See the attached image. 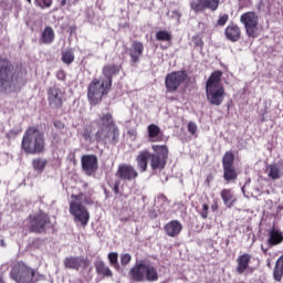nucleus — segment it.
Masks as SVG:
<instances>
[{"label": "nucleus", "instance_id": "nucleus-1", "mask_svg": "<svg viewBox=\"0 0 283 283\" xmlns=\"http://www.w3.org/2000/svg\"><path fill=\"white\" fill-rule=\"evenodd\" d=\"M151 149L155 154H151L148 149L140 150L136 157L137 168L142 174L147 171V167H150L153 171H163L167 167V160L169 158V147L167 145H153Z\"/></svg>", "mask_w": 283, "mask_h": 283}, {"label": "nucleus", "instance_id": "nucleus-2", "mask_svg": "<svg viewBox=\"0 0 283 283\" xmlns=\"http://www.w3.org/2000/svg\"><path fill=\"white\" fill-rule=\"evenodd\" d=\"M21 149L24 154L36 156L45 153V135L36 126H30L23 134Z\"/></svg>", "mask_w": 283, "mask_h": 283}, {"label": "nucleus", "instance_id": "nucleus-3", "mask_svg": "<svg viewBox=\"0 0 283 283\" xmlns=\"http://www.w3.org/2000/svg\"><path fill=\"white\" fill-rule=\"evenodd\" d=\"M83 205H94L92 195H85L83 192L71 195L70 213L74 217L75 222H80L83 228H86L90 223V211Z\"/></svg>", "mask_w": 283, "mask_h": 283}, {"label": "nucleus", "instance_id": "nucleus-4", "mask_svg": "<svg viewBox=\"0 0 283 283\" xmlns=\"http://www.w3.org/2000/svg\"><path fill=\"white\" fill-rule=\"evenodd\" d=\"M14 72L12 62L7 57L0 56V92H14L21 78Z\"/></svg>", "mask_w": 283, "mask_h": 283}, {"label": "nucleus", "instance_id": "nucleus-5", "mask_svg": "<svg viewBox=\"0 0 283 283\" xmlns=\"http://www.w3.org/2000/svg\"><path fill=\"white\" fill-rule=\"evenodd\" d=\"M133 282H157L158 270L149 261H139L129 270Z\"/></svg>", "mask_w": 283, "mask_h": 283}, {"label": "nucleus", "instance_id": "nucleus-6", "mask_svg": "<svg viewBox=\"0 0 283 283\" xmlns=\"http://www.w3.org/2000/svg\"><path fill=\"white\" fill-rule=\"evenodd\" d=\"M112 92V86L106 84L104 80L94 77L87 86V101L90 105L96 106L103 103V97Z\"/></svg>", "mask_w": 283, "mask_h": 283}, {"label": "nucleus", "instance_id": "nucleus-7", "mask_svg": "<svg viewBox=\"0 0 283 283\" xmlns=\"http://www.w3.org/2000/svg\"><path fill=\"white\" fill-rule=\"evenodd\" d=\"M27 221L29 222L28 231L29 233H48V229H50L52 224V219L50 214L43 210H39L32 214L27 217Z\"/></svg>", "mask_w": 283, "mask_h": 283}, {"label": "nucleus", "instance_id": "nucleus-8", "mask_svg": "<svg viewBox=\"0 0 283 283\" xmlns=\"http://www.w3.org/2000/svg\"><path fill=\"white\" fill-rule=\"evenodd\" d=\"M241 23L245 28V34L250 39L260 36V17L253 11H248L240 17Z\"/></svg>", "mask_w": 283, "mask_h": 283}, {"label": "nucleus", "instance_id": "nucleus-9", "mask_svg": "<svg viewBox=\"0 0 283 283\" xmlns=\"http://www.w3.org/2000/svg\"><path fill=\"white\" fill-rule=\"evenodd\" d=\"M95 140L97 143H111L112 145H117L118 140H120V129L118 125L108 126V128L97 129L95 133Z\"/></svg>", "mask_w": 283, "mask_h": 283}, {"label": "nucleus", "instance_id": "nucleus-10", "mask_svg": "<svg viewBox=\"0 0 283 283\" xmlns=\"http://www.w3.org/2000/svg\"><path fill=\"white\" fill-rule=\"evenodd\" d=\"M189 78V75L187 74V71H175L171 73H168L165 78V85L167 92L174 93L178 92V87L182 85V83H186Z\"/></svg>", "mask_w": 283, "mask_h": 283}, {"label": "nucleus", "instance_id": "nucleus-11", "mask_svg": "<svg viewBox=\"0 0 283 283\" xmlns=\"http://www.w3.org/2000/svg\"><path fill=\"white\" fill-rule=\"evenodd\" d=\"M35 272L24 263H19L11 270L12 280L17 283H32Z\"/></svg>", "mask_w": 283, "mask_h": 283}, {"label": "nucleus", "instance_id": "nucleus-12", "mask_svg": "<svg viewBox=\"0 0 283 283\" xmlns=\"http://www.w3.org/2000/svg\"><path fill=\"white\" fill-rule=\"evenodd\" d=\"M218 8H220V0H193L190 2V9L195 14H200V12L206 10L216 12Z\"/></svg>", "mask_w": 283, "mask_h": 283}, {"label": "nucleus", "instance_id": "nucleus-13", "mask_svg": "<svg viewBox=\"0 0 283 283\" xmlns=\"http://www.w3.org/2000/svg\"><path fill=\"white\" fill-rule=\"evenodd\" d=\"M116 178L126 182H132L138 178V170L130 164H120L115 172Z\"/></svg>", "mask_w": 283, "mask_h": 283}, {"label": "nucleus", "instance_id": "nucleus-14", "mask_svg": "<svg viewBox=\"0 0 283 283\" xmlns=\"http://www.w3.org/2000/svg\"><path fill=\"white\" fill-rule=\"evenodd\" d=\"M206 96L210 105L220 107V105L224 103V86L206 87Z\"/></svg>", "mask_w": 283, "mask_h": 283}, {"label": "nucleus", "instance_id": "nucleus-15", "mask_svg": "<svg viewBox=\"0 0 283 283\" xmlns=\"http://www.w3.org/2000/svg\"><path fill=\"white\" fill-rule=\"evenodd\" d=\"M49 106L52 109H61L63 107V91L57 86H51L46 90Z\"/></svg>", "mask_w": 283, "mask_h": 283}, {"label": "nucleus", "instance_id": "nucleus-16", "mask_svg": "<svg viewBox=\"0 0 283 283\" xmlns=\"http://www.w3.org/2000/svg\"><path fill=\"white\" fill-rule=\"evenodd\" d=\"M64 269H71L72 271H80L81 269H87L90 266V260L85 256H66L63 261Z\"/></svg>", "mask_w": 283, "mask_h": 283}, {"label": "nucleus", "instance_id": "nucleus-17", "mask_svg": "<svg viewBox=\"0 0 283 283\" xmlns=\"http://www.w3.org/2000/svg\"><path fill=\"white\" fill-rule=\"evenodd\" d=\"M120 70H123V65L120 64H105L102 69V75L104 76L102 81L112 87L114 76H118Z\"/></svg>", "mask_w": 283, "mask_h": 283}, {"label": "nucleus", "instance_id": "nucleus-18", "mask_svg": "<svg viewBox=\"0 0 283 283\" xmlns=\"http://www.w3.org/2000/svg\"><path fill=\"white\" fill-rule=\"evenodd\" d=\"M144 52H145V44H143V42L138 40H134L130 43V48L128 49L130 63H133V65H138V63H140V59H143Z\"/></svg>", "mask_w": 283, "mask_h": 283}, {"label": "nucleus", "instance_id": "nucleus-19", "mask_svg": "<svg viewBox=\"0 0 283 283\" xmlns=\"http://www.w3.org/2000/svg\"><path fill=\"white\" fill-rule=\"evenodd\" d=\"M81 161L82 169L87 176L96 174V170L98 169V157H96V155H84L82 156Z\"/></svg>", "mask_w": 283, "mask_h": 283}, {"label": "nucleus", "instance_id": "nucleus-20", "mask_svg": "<svg viewBox=\"0 0 283 283\" xmlns=\"http://www.w3.org/2000/svg\"><path fill=\"white\" fill-rule=\"evenodd\" d=\"M251 254L249 253H243L237 258V268H235V273L238 275H247V273L250 271L252 272L251 269Z\"/></svg>", "mask_w": 283, "mask_h": 283}, {"label": "nucleus", "instance_id": "nucleus-21", "mask_svg": "<svg viewBox=\"0 0 283 283\" xmlns=\"http://www.w3.org/2000/svg\"><path fill=\"white\" fill-rule=\"evenodd\" d=\"M95 124L98 129H107L108 127H112L116 125V119H114V113L107 111L105 113H102L98 115V118L95 120Z\"/></svg>", "mask_w": 283, "mask_h": 283}, {"label": "nucleus", "instance_id": "nucleus-22", "mask_svg": "<svg viewBox=\"0 0 283 283\" xmlns=\"http://www.w3.org/2000/svg\"><path fill=\"white\" fill-rule=\"evenodd\" d=\"M164 231L168 238H178L182 231V223L178 220H171L165 224Z\"/></svg>", "mask_w": 283, "mask_h": 283}, {"label": "nucleus", "instance_id": "nucleus-23", "mask_svg": "<svg viewBox=\"0 0 283 283\" xmlns=\"http://www.w3.org/2000/svg\"><path fill=\"white\" fill-rule=\"evenodd\" d=\"M283 242V231L273 227L268 231V245L279 247Z\"/></svg>", "mask_w": 283, "mask_h": 283}, {"label": "nucleus", "instance_id": "nucleus-24", "mask_svg": "<svg viewBox=\"0 0 283 283\" xmlns=\"http://www.w3.org/2000/svg\"><path fill=\"white\" fill-rule=\"evenodd\" d=\"M224 34L228 41L235 43L237 41H240V36H242V30L240 27H238V24L231 23L226 28Z\"/></svg>", "mask_w": 283, "mask_h": 283}, {"label": "nucleus", "instance_id": "nucleus-25", "mask_svg": "<svg viewBox=\"0 0 283 283\" xmlns=\"http://www.w3.org/2000/svg\"><path fill=\"white\" fill-rule=\"evenodd\" d=\"M147 134L150 143H163L164 134L160 126L150 124L147 126Z\"/></svg>", "mask_w": 283, "mask_h": 283}, {"label": "nucleus", "instance_id": "nucleus-26", "mask_svg": "<svg viewBox=\"0 0 283 283\" xmlns=\"http://www.w3.org/2000/svg\"><path fill=\"white\" fill-rule=\"evenodd\" d=\"M55 36L54 29L52 27H45L40 35L39 43L40 45H52Z\"/></svg>", "mask_w": 283, "mask_h": 283}, {"label": "nucleus", "instance_id": "nucleus-27", "mask_svg": "<svg viewBox=\"0 0 283 283\" xmlns=\"http://www.w3.org/2000/svg\"><path fill=\"white\" fill-rule=\"evenodd\" d=\"M221 199L228 209H231L238 202V198L231 189H222L220 192Z\"/></svg>", "mask_w": 283, "mask_h": 283}, {"label": "nucleus", "instance_id": "nucleus-28", "mask_svg": "<svg viewBox=\"0 0 283 283\" xmlns=\"http://www.w3.org/2000/svg\"><path fill=\"white\" fill-rule=\"evenodd\" d=\"M265 171L271 180H280V178L283 176L282 167H280V164L268 165Z\"/></svg>", "mask_w": 283, "mask_h": 283}, {"label": "nucleus", "instance_id": "nucleus-29", "mask_svg": "<svg viewBox=\"0 0 283 283\" xmlns=\"http://www.w3.org/2000/svg\"><path fill=\"white\" fill-rule=\"evenodd\" d=\"M221 81L222 71L217 70L210 74L208 81L206 82V87H223L222 85H220Z\"/></svg>", "mask_w": 283, "mask_h": 283}, {"label": "nucleus", "instance_id": "nucleus-30", "mask_svg": "<svg viewBox=\"0 0 283 283\" xmlns=\"http://www.w3.org/2000/svg\"><path fill=\"white\" fill-rule=\"evenodd\" d=\"M94 266L97 275H102V277H112V275H114L109 266L103 261H96Z\"/></svg>", "mask_w": 283, "mask_h": 283}, {"label": "nucleus", "instance_id": "nucleus-31", "mask_svg": "<svg viewBox=\"0 0 283 283\" xmlns=\"http://www.w3.org/2000/svg\"><path fill=\"white\" fill-rule=\"evenodd\" d=\"M223 180H226V182L238 180V170L235 169V166L223 168Z\"/></svg>", "mask_w": 283, "mask_h": 283}, {"label": "nucleus", "instance_id": "nucleus-32", "mask_svg": "<svg viewBox=\"0 0 283 283\" xmlns=\"http://www.w3.org/2000/svg\"><path fill=\"white\" fill-rule=\"evenodd\" d=\"M74 59H75L74 49H66L62 51L61 61L65 65H72V63H74Z\"/></svg>", "mask_w": 283, "mask_h": 283}, {"label": "nucleus", "instance_id": "nucleus-33", "mask_svg": "<svg viewBox=\"0 0 283 283\" xmlns=\"http://www.w3.org/2000/svg\"><path fill=\"white\" fill-rule=\"evenodd\" d=\"M234 164H235V155L233 154V151L231 150L226 151L222 157V167L223 168L234 167Z\"/></svg>", "mask_w": 283, "mask_h": 283}, {"label": "nucleus", "instance_id": "nucleus-34", "mask_svg": "<svg viewBox=\"0 0 283 283\" xmlns=\"http://www.w3.org/2000/svg\"><path fill=\"white\" fill-rule=\"evenodd\" d=\"M46 166H48V159L34 158L32 160V167L34 171H38L39 174H43Z\"/></svg>", "mask_w": 283, "mask_h": 283}, {"label": "nucleus", "instance_id": "nucleus-35", "mask_svg": "<svg viewBox=\"0 0 283 283\" xmlns=\"http://www.w3.org/2000/svg\"><path fill=\"white\" fill-rule=\"evenodd\" d=\"M172 39L174 36L171 35V33H169V31L160 30L156 33L157 41H165L167 43H171Z\"/></svg>", "mask_w": 283, "mask_h": 283}, {"label": "nucleus", "instance_id": "nucleus-36", "mask_svg": "<svg viewBox=\"0 0 283 283\" xmlns=\"http://www.w3.org/2000/svg\"><path fill=\"white\" fill-rule=\"evenodd\" d=\"M108 261L111 266H114L116 271L120 269V265L118 264V252L108 253Z\"/></svg>", "mask_w": 283, "mask_h": 283}, {"label": "nucleus", "instance_id": "nucleus-37", "mask_svg": "<svg viewBox=\"0 0 283 283\" xmlns=\"http://www.w3.org/2000/svg\"><path fill=\"white\" fill-rule=\"evenodd\" d=\"M54 0H34V6L36 8H41V10H45L48 8H52V3Z\"/></svg>", "mask_w": 283, "mask_h": 283}, {"label": "nucleus", "instance_id": "nucleus-38", "mask_svg": "<svg viewBox=\"0 0 283 283\" xmlns=\"http://www.w3.org/2000/svg\"><path fill=\"white\" fill-rule=\"evenodd\" d=\"M228 21H229V14L223 13V14L219 15V19L217 20L216 25L219 28H224V25H227Z\"/></svg>", "mask_w": 283, "mask_h": 283}, {"label": "nucleus", "instance_id": "nucleus-39", "mask_svg": "<svg viewBox=\"0 0 283 283\" xmlns=\"http://www.w3.org/2000/svg\"><path fill=\"white\" fill-rule=\"evenodd\" d=\"M192 43L193 46L198 48L199 50H202V48H205V41H202V38L200 35H193Z\"/></svg>", "mask_w": 283, "mask_h": 283}, {"label": "nucleus", "instance_id": "nucleus-40", "mask_svg": "<svg viewBox=\"0 0 283 283\" xmlns=\"http://www.w3.org/2000/svg\"><path fill=\"white\" fill-rule=\"evenodd\" d=\"M92 134H94L92 126H86L83 130L82 136H83L84 140L92 142Z\"/></svg>", "mask_w": 283, "mask_h": 283}, {"label": "nucleus", "instance_id": "nucleus-41", "mask_svg": "<svg viewBox=\"0 0 283 283\" xmlns=\"http://www.w3.org/2000/svg\"><path fill=\"white\" fill-rule=\"evenodd\" d=\"M132 262V254L125 253L120 255V264L122 266H127Z\"/></svg>", "mask_w": 283, "mask_h": 283}, {"label": "nucleus", "instance_id": "nucleus-42", "mask_svg": "<svg viewBox=\"0 0 283 283\" xmlns=\"http://www.w3.org/2000/svg\"><path fill=\"white\" fill-rule=\"evenodd\" d=\"M120 180L122 179H117L115 180L114 182V186H113V193H115V196H123V192H120Z\"/></svg>", "mask_w": 283, "mask_h": 283}, {"label": "nucleus", "instance_id": "nucleus-43", "mask_svg": "<svg viewBox=\"0 0 283 283\" xmlns=\"http://www.w3.org/2000/svg\"><path fill=\"white\" fill-rule=\"evenodd\" d=\"M188 132L191 134V136H196V132H198V125H196L193 122H189Z\"/></svg>", "mask_w": 283, "mask_h": 283}, {"label": "nucleus", "instance_id": "nucleus-44", "mask_svg": "<svg viewBox=\"0 0 283 283\" xmlns=\"http://www.w3.org/2000/svg\"><path fill=\"white\" fill-rule=\"evenodd\" d=\"M200 216L203 220H207V218H209V205H202V211L200 212Z\"/></svg>", "mask_w": 283, "mask_h": 283}, {"label": "nucleus", "instance_id": "nucleus-45", "mask_svg": "<svg viewBox=\"0 0 283 283\" xmlns=\"http://www.w3.org/2000/svg\"><path fill=\"white\" fill-rule=\"evenodd\" d=\"M53 127H55V129H59L61 132L65 129V123H63L62 120H55L53 122Z\"/></svg>", "mask_w": 283, "mask_h": 283}, {"label": "nucleus", "instance_id": "nucleus-46", "mask_svg": "<svg viewBox=\"0 0 283 283\" xmlns=\"http://www.w3.org/2000/svg\"><path fill=\"white\" fill-rule=\"evenodd\" d=\"M127 135L129 136V138L136 139V137L138 136V130H136V128H132L127 130Z\"/></svg>", "mask_w": 283, "mask_h": 283}, {"label": "nucleus", "instance_id": "nucleus-47", "mask_svg": "<svg viewBox=\"0 0 283 283\" xmlns=\"http://www.w3.org/2000/svg\"><path fill=\"white\" fill-rule=\"evenodd\" d=\"M7 138H17V132L15 130H10L8 134H7Z\"/></svg>", "mask_w": 283, "mask_h": 283}, {"label": "nucleus", "instance_id": "nucleus-48", "mask_svg": "<svg viewBox=\"0 0 283 283\" xmlns=\"http://www.w3.org/2000/svg\"><path fill=\"white\" fill-rule=\"evenodd\" d=\"M172 15L176 17V19H178V21H180L182 13H180V11H178V10H175V11H172Z\"/></svg>", "mask_w": 283, "mask_h": 283}, {"label": "nucleus", "instance_id": "nucleus-49", "mask_svg": "<svg viewBox=\"0 0 283 283\" xmlns=\"http://www.w3.org/2000/svg\"><path fill=\"white\" fill-rule=\"evenodd\" d=\"M219 206H218V201H213V203L211 205V211H218Z\"/></svg>", "mask_w": 283, "mask_h": 283}, {"label": "nucleus", "instance_id": "nucleus-50", "mask_svg": "<svg viewBox=\"0 0 283 283\" xmlns=\"http://www.w3.org/2000/svg\"><path fill=\"white\" fill-rule=\"evenodd\" d=\"M158 198L163 200V202H169V199H167V196L165 195H159Z\"/></svg>", "mask_w": 283, "mask_h": 283}, {"label": "nucleus", "instance_id": "nucleus-51", "mask_svg": "<svg viewBox=\"0 0 283 283\" xmlns=\"http://www.w3.org/2000/svg\"><path fill=\"white\" fill-rule=\"evenodd\" d=\"M60 6L65 8V6H67V0H61Z\"/></svg>", "mask_w": 283, "mask_h": 283}, {"label": "nucleus", "instance_id": "nucleus-52", "mask_svg": "<svg viewBox=\"0 0 283 283\" xmlns=\"http://www.w3.org/2000/svg\"><path fill=\"white\" fill-rule=\"evenodd\" d=\"M212 178H213L212 176L207 177L206 182H207L208 185H210Z\"/></svg>", "mask_w": 283, "mask_h": 283}, {"label": "nucleus", "instance_id": "nucleus-53", "mask_svg": "<svg viewBox=\"0 0 283 283\" xmlns=\"http://www.w3.org/2000/svg\"><path fill=\"white\" fill-rule=\"evenodd\" d=\"M0 247H6V241L3 239L0 240Z\"/></svg>", "mask_w": 283, "mask_h": 283}, {"label": "nucleus", "instance_id": "nucleus-54", "mask_svg": "<svg viewBox=\"0 0 283 283\" xmlns=\"http://www.w3.org/2000/svg\"><path fill=\"white\" fill-rule=\"evenodd\" d=\"M262 251H263L264 255H266V253H268L269 250L262 248Z\"/></svg>", "mask_w": 283, "mask_h": 283}, {"label": "nucleus", "instance_id": "nucleus-55", "mask_svg": "<svg viewBox=\"0 0 283 283\" xmlns=\"http://www.w3.org/2000/svg\"><path fill=\"white\" fill-rule=\"evenodd\" d=\"M277 209H279V211H282L283 210V206H279Z\"/></svg>", "mask_w": 283, "mask_h": 283}, {"label": "nucleus", "instance_id": "nucleus-56", "mask_svg": "<svg viewBox=\"0 0 283 283\" xmlns=\"http://www.w3.org/2000/svg\"><path fill=\"white\" fill-rule=\"evenodd\" d=\"M33 242H41V239H35L33 240Z\"/></svg>", "mask_w": 283, "mask_h": 283}, {"label": "nucleus", "instance_id": "nucleus-57", "mask_svg": "<svg viewBox=\"0 0 283 283\" xmlns=\"http://www.w3.org/2000/svg\"><path fill=\"white\" fill-rule=\"evenodd\" d=\"M61 78H62V80L65 78V75H64L63 73H62V77H61Z\"/></svg>", "mask_w": 283, "mask_h": 283}, {"label": "nucleus", "instance_id": "nucleus-58", "mask_svg": "<svg viewBox=\"0 0 283 283\" xmlns=\"http://www.w3.org/2000/svg\"><path fill=\"white\" fill-rule=\"evenodd\" d=\"M28 1V3H32V0H27Z\"/></svg>", "mask_w": 283, "mask_h": 283}]
</instances>
